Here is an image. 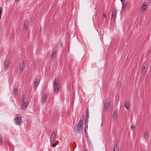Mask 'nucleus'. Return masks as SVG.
Returning <instances> with one entry per match:
<instances>
[{"instance_id":"9d476101","label":"nucleus","mask_w":151,"mask_h":151,"mask_svg":"<svg viewBox=\"0 0 151 151\" xmlns=\"http://www.w3.org/2000/svg\"><path fill=\"white\" fill-rule=\"evenodd\" d=\"M10 64V61L9 60H6L4 63L5 68L8 69Z\"/></svg>"},{"instance_id":"58836bf2","label":"nucleus","mask_w":151,"mask_h":151,"mask_svg":"<svg viewBox=\"0 0 151 151\" xmlns=\"http://www.w3.org/2000/svg\"><path fill=\"white\" fill-rule=\"evenodd\" d=\"M150 2H151V0H149Z\"/></svg>"},{"instance_id":"f704fd0d","label":"nucleus","mask_w":151,"mask_h":151,"mask_svg":"<svg viewBox=\"0 0 151 151\" xmlns=\"http://www.w3.org/2000/svg\"><path fill=\"white\" fill-rule=\"evenodd\" d=\"M122 2L125 1V0H120Z\"/></svg>"},{"instance_id":"f8f14e48","label":"nucleus","mask_w":151,"mask_h":151,"mask_svg":"<svg viewBox=\"0 0 151 151\" xmlns=\"http://www.w3.org/2000/svg\"><path fill=\"white\" fill-rule=\"evenodd\" d=\"M22 109H25L27 108V106L28 104L27 103L25 102H22Z\"/></svg>"},{"instance_id":"2f4dec72","label":"nucleus","mask_w":151,"mask_h":151,"mask_svg":"<svg viewBox=\"0 0 151 151\" xmlns=\"http://www.w3.org/2000/svg\"><path fill=\"white\" fill-rule=\"evenodd\" d=\"M103 15H104V18H106V14H105L104 13L103 14Z\"/></svg>"},{"instance_id":"20e7f679","label":"nucleus","mask_w":151,"mask_h":151,"mask_svg":"<svg viewBox=\"0 0 151 151\" xmlns=\"http://www.w3.org/2000/svg\"><path fill=\"white\" fill-rule=\"evenodd\" d=\"M53 86L55 87L54 92L57 93L59 91L60 85L58 82H57L55 79L54 80Z\"/></svg>"},{"instance_id":"ddd939ff","label":"nucleus","mask_w":151,"mask_h":151,"mask_svg":"<svg viewBox=\"0 0 151 151\" xmlns=\"http://www.w3.org/2000/svg\"><path fill=\"white\" fill-rule=\"evenodd\" d=\"M28 22L27 21H25L24 22V26L25 29L27 30L28 28Z\"/></svg>"},{"instance_id":"4468645a","label":"nucleus","mask_w":151,"mask_h":151,"mask_svg":"<svg viewBox=\"0 0 151 151\" xmlns=\"http://www.w3.org/2000/svg\"><path fill=\"white\" fill-rule=\"evenodd\" d=\"M109 106V101H105V107L106 109H107Z\"/></svg>"},{"instance_id":"72a5a7b5","label":"nucleus","mask_w":151,"mask_h":151,"mask_svg":"<svg viewBox=\"0 0 151 151\" xmlns=\"http://www.w3.org/2000/svg\"><path fill=\"white\" fill-rule=\"evenodd\" d=\"M88 109H87V110H86V114H88Z\"/></svg>"},{"instance_id":"39448f33","label":"nucleus","mask_w":151,"mask_h":151,"mask_svg":"<svg viewBox=\"0 0 151 151\" xmlns=\"http://www.w3.org/2000/svg\"><path fill=\"white\" fill-rule=\"evenodd\" d=\"M25 63H24V60L22 61L21 63L20 64V70L19 71L21 73H22L23 69L24 67Z\"/></svg>"},{"instance_id":"4c0bfd02","label":"nucleus","mask_w":151,"mask_h":151,"mask_svg":"<svg viewBox=\"0 0 151 151\" xmlns=\"http://www.w3.org/2000/svg\"><path fill=\"white\" fill-rule=\"evenodd\" d=\"M84 151H87V150H86V149H85V150H84Z\"/></svg>"},{"instance_id":"a878e982","label":"nucleus","mask_w":151,"mask_h":151,"mask_svg":"<svg viewBox=\"0 0 151 151\" xmlns=\"http://www.w3.org/2000/svg\"><path fill=\"white\" fill-rule=\"evenodd\" d=\"M84 134L86 137L87 138L88 137V132L87 131H84Z\"/></svg>"},{"instance_id":"c9c22d12","label":"nucleus","mask_w":151,"mask_h":151,"mask_svg":"<svg viewBox=\"0 0 151 151\" xmlns=\"http://www.w3.org/2000/svg\"><path fill=\"white\" fill-rule=\"evenodd\" d=\"M149 76L151 78V73L150 74Z\"/></svg>"},{"instance_id":"0eeeda50","label":"nucleus","mask_w":151,"mask_h":151,"mask_svg":"<svg viewBox=\"0 0 151 151\" xmlns=\"http://www.w3.org/2000/svg\"><path fill=\"white\" fill-rule=\"evenodd\" d=\"M117 114L118 111L116 110L114 111L112 116V118L115 121L116 120L117 117Z\"/></svg>"},{"instance_id":"f257e3e1","label":"nucleus","mask_w":151,"mask_h":151,"mask_svg":"<svg viewBox=\"0 0 151 151\" xmlns=\"http://www.w3.org/2000/svg\"><path fill=\"white\" fill-rule=\"evenodd\" d=\"M83 120L82 119H81L79 120V122L77 124L76 127L75 128L74 131L75 132H79L80 130H81L83 129V127H82Z\"/></svg>"},{"instance_id":"a211bd4d","label":"nucleus","mask_w":151,"mask_h":151,"mask_svg":"<svg viewBox=\"0 0 151 151\" xmlns=\"http://www.w3.org/2000/svg\"><path fill=\"white\" fill-rule=\"evenodd\" d=\"M47 96L45 95H44L42 97V100L43 102H45L47 101Z\"/></svg>"},{"instance_id":"423d86ee","label":"nucleus","mask_w":151,"mask_h":151,"mask_svg":"<svg viewBox=\"0 0 151 151\" xmlns=\"http://www.w3.org/2000/svg\"><path fill=\"white\" fill-rule=\"evenodd\" d=\"M39 80L38 79H36L34 80L33 88L35 89H36L39 84Z\"/></svg>"},{"instance_id":"b1692460","label":"nucleus","mask_w":151,"mask_h":151,"mask_svg":"<svg viewBox=\"0 0 151 151\" xmlns=\"http://www.w3.org/2000/svg\"><path fill=\"white\" fill-rule=\"evenodd\" d=\"M88 128V124H85L84 131H87Z\"/></svg>"},{"instance_id":"9b49d317","label":"nucleus","mask_w":151,"mask_h":151,"mask_svg":"<svg viewBox=\"0 0 151 151\" xmlns=\"http://www.w3.org/2000/svg\"><path fill=\"white\" fill-rule=\"evenodd\" d=\"M116 11L114 10L112 13V16L111 17V20H114L116 17Z\"/></svg>"},{"instance_id":"bb28decb","label":"nucleus","mask_w":151,"mask_h":151,"mask_svg":"<svg viewBox=\"0 0 151 151\" xmlns=\"http://www.w3.org/2000/svg\"><path fill=\"white\" fill-rule=\"evenodd\" d=\"M88 118H86V121L85 122V124H88Z\"/></svg>"},{"instance_id":"cd10ccee","label":"nucleus","mask_w":151,"mask_h":151,"mask_svg":"<svg viewBox=\"0 0 151 151\" xmlns=\"http://www.w3.org/2000/svg\"><path fill=\"white\" fill-rule=\"evenodd\" d=\"M2 144V138L0 136V145H1Z\"/></svg>"},{"instance_id":"412c9836","label":"nucleus","mask_w":151,"mask_h":151,"mask_svg":"<svg viewBox=\"0 0 151 151\" xmlns=\"http://www.w3.org/2000/svg\"><path fill=\"white\" fill-rule=\"evenodd\" d=\"M145 139H147L149 137L148 133L147 132H145Z\"/></svg>"},{"instance_id":"f3484780","label":"nucleus","mask_w":151,"mask_h":151,"mask_svg":"<svg viewBox=\"0 0 151 151\" xmlns=\"http://www.w3.org/2000/svg\"><path fill=\"white\" fill-rule=\"evenodd\" d=\"M116 86L118 88H120L121 86V82L119 81H118L116 83Z\"/></svg>"},{"instance_id":"2eb2a0df","label":"nucleus","mask_w":151,"mask_h":151,"mask_svg":"<svg viewBox=\"0 0 151 151\" xmlns=\"http://www.w3.org/2000/svg\"><path fill=\"white\" fill-rule=\"evenodd\" d=\"M119 147L117 145H116L114 147L113 151H119Z\"/></svg>"},{"instance_id":"aec40b11","label":"nucleus","mask_w":151,"mask_h":151,"mask_svg":"<svg viewBox=\"0 0 151 151\" xmlns=\"http://www.w3.org/2000/svg\"><path fill=\"white\" fill-rule=\"evenodd\" d=\"M17 89L16 88H15V89L14 91V92H13L14 95H17Z\"/></svg>"},{"instance_id":"6ab92c4d","label":"nucleus","mask_w":151,"mask_h":151,"mask_svg":"<svg viewBox=\"0 0 151 151\" xmlns=\"http://www.w3.org/2000/svg\"><path fill=\"white\" fill-rule=\"evenodd\" d=\"M55 51L54 50H53L52 52V58L53 59L55 56Z\"/></svg>"},{"instance_id":"7ed1b4c3","label":"nucleus","mask_w":151,"mask_h":151,"mask_svg":"<svg viewBox=\"0 0 151 151\" xmlns=\"http://www.w3.org/2000/svg\"><path fill=\"white\" fill-rule=\"evenodd\" d=\"M148 65V63L146 62H145L144 63L141 70V73L142 75H145L146 74Z\"/></svg>"},{"instance_id":"4be33fe9","label":"nucleus","mask_w":151,"mask_h":151,"mask_svg":"<svg viewBox=\"0 0 151 151\" xmlns=\"http://www.w3.org/2000/svg\"><path fill=\"white\" fill-rule=\"evenodd\" d=\"M122 2V8H125L126 6V4L125 3V1Z\"/></svg>"},{"instance_id":"393cba45","label":"nucleus","mask_w":151,"mask_h":151,"mask_svg":"<svg viewBox=\"0 0 151 151\" xmlns=\"http://www.w3.org/2000/svg\"><path fill=\"white\" fill-rule=\"evenodd\" d=\"M2 12V8L0 7V19L1 18V14Z\"/></svg>"},{"instance_id":"e433bc0d","label":"nucleus","mask_w":151,"mask_h":151,"mask_svg":"<svg viewBox=\"0 0 151 151\" xmlns=\"http://www.w3.org/2000/svg\"><path fill=\"white\" fill-rule=\"evenodd\" d=\"M17 1H18L19 0H15Z\"/></svg>"},{"instance_id":"473e14b6","label":"nucleus","mask_w":151,"mask_h":151,"mask_svg":"<svg viewBox=\"0 0 151 151\" xmlns=\"http://www.w3.org/2000/svg\"><path fill=\"white\" fill-rule=\"evenodd\" d=\"M55 143L56 144V145L58 144V141H56Z\"/></svg>"},{"instance_id":"c756f323","label":"nucleus","mask_w":151,"mask_h":151,"mask_svg":"<svg viewBox=\"0 0 151 151\" xmlns=\"http://www.w3.org/2000/svg\"><path fill=\"white\" fill-rule=\"evenodd\" d=\"M86 118H88V119L89 115H88V114H86Z\"/></svg>"},{"instance_id":"1a4fd4ad","label":"nucleus","mask_w":151,"mask_h":151,"mask_svg":"<svg viewBox=\"0 0 151 151\" xmlns=\"http://www.w3.org/2000/svg\"><path fill=\"white\" fill-rule=\"evenodd\" d=\"M147 6L145 4H143L142 5L141 8V12H144L145 11V10L147 9Z\"/></svg>"},{"instance_id":"5701e85b","label":"nucleus","mask_w":151,"mask_h":151,"mask_svg":"<svg viewBox=\"0 0 151 151\" xmlns=\"http://www.w3.org/2000/svg\"><path fill=\"white\" fill-rule=\"evenodd\" d=\"M25 95H23L22 96V100H21V102H25Z\"/></svg>"},{"instance_id":"7c9ffc66","label":"nucleus","mask_w":151,"mask_h":151,"mask_svg":"<svg viewBox=\"0 0 151 151\" xmlns=\"http://www.w3.org/2000/svg\"><path fill=\"white\" fill-rule=\"evenodd\" d=\"M56 144H55V143H54L52 145V147H56Z\"/></svg>"},{"instance_id":"6e6552de","label":"nucleus","mask_w":151,"mask_h":151,"mask_svg":"<svg viewBox=\"0 0 151 151\" xmlns=\"http://www.w3.org/2000/svg\"><path fill=\"white\" fill-rule=\"evenodd\" d=\"M55 132H53L52 133V134L50 137V140L51 141H53L55 140Z\"/></svg>"},{"instance_id":"dca6fc26","label":"nucleus","mask_w":151,"mask_h":151,"mask_svg":"<svg viewBox=\"0 0 151 151\" xmlns=\"http://www.w3.org/2000/svg\"><path fill=\"white\" fill-rule=\"evenodd\" d=\"M129 103L128 101H126L125 104V107L128 110L129 109Z\"/></svg>"},{"instance_id":"f03ea898","label":"nucleus","mask_w":151,"mask_h":151,"mask_svg":"<svg viewBox=\"0 0 151 151\" xmlns=\"http://www.w3.org/2000/svg\"><path fill=\"white\" fill-rule=\"evenodd\" d=\"M14 122L15 124L17 125L20 126L22 124V117L19 115H16L14 119Z\"/></svg>"},{"instance_id":"c85d7f7f","label":"nucleus","mask_w":151,"mask_h":151,"mask_svg":"<svg viewBox=\"0 0 151 151\" xmlns=\"http://www.w3.org/2000/svg\"><path fill=\"white\" fill-rule=\"evenodd\" d=\"M134 128V126L133 125H132L131 126V129L133 130V129Z\"/></svg>"}]
</instances>
